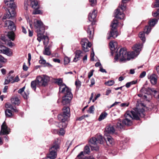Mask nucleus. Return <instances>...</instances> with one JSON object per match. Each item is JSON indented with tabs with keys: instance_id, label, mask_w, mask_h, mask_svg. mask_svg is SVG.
Segmentation results:
<instances>
[{
	"instance_id": "obj_52",
	"label": "nucleus",
	"mask_w": 159,
	"mask_h": 159,
	"mask_svg": "<svg viewBox=\"0 0 159 159\" xmlns=\"http://www.w3.org/2000/svg\"><path fill=\"white\" fill-rule=\"evenodd\" d=\"M146 72L145 71H143L139 75V77L141 78H143L146 75Z\"/></svg>"
},
{
	"instance_id": "obj_10",
	"label": "nucleus",
	"mask_w": 159,
	"mask_h": 159,
	"mask_svg": "<svg viewBox=\"0 0 159 159\" xmlns=\"http://www.w3.org/2000/svg\"><path fill=\"white\" fill-rule=\"evenodd\" d=\"M89 24L90 25H89L87 28V33L89 34L88 37L90 39H92L93 38V34L94 32V29L93 25L95 24L96 20H89Z\"/></svg>"
},
{
	"instance_id": "obj_20",
	"label": "nucleus",
	"mask_w": 159,
	"mask_h": 159,
	"mask_svg": "<svg viewBox=\"0 0 159 159\" xmlns=\"http://www.w3.org/2000/svg\"><path fill=\"white\" fill-rule=\"evenodd\" d=\"M59 115H61L63 117L66 118H68L70 116V110L69 107H65L63 108V113Z\"/></svg>"
},
{
	"instance_id": "obj_6",
	"label": "nucleus",
	"mask_w": 159,
	"mask_h": 159,
	"mask_svg": "<svg viewBox=\"0 0 159 159\" xmlns=\"http://www.w3.org/2000/svg\"><path fill=\"white\" fill-rule=\"evenodd\" d=\"M64 94L62 97V103L64 105L69 104L73 97L70 89L66 90L64 92H61Z\"/></svg>"
},
{
	"instance_id": "obj_35",
	"label": "nucleus",
	"mask_w": 159,
	"mask_h": 159,
	"mask_svg": "<svg viewBox=\"0 0 159 159\" xmlns=\"http://www.w3.org/2000/svg\"><path fill=\"white\" fill-rule=\"evenodd\" d=\"M97 138V144L98 143H99L100 144H103L105 140V139H103L102 137V136L101 135H99L97 136V137L96 138Z\"/></svg>"
},
{
	"instance_id": "obj_37",
	"label": "nucleus",
	"mask_w": 159,
	"mask_h": 159,
	"mask_svg": "<svg viewBox=\"0 0 159 159\" xmlns=\"http://www.w3.org/2000/svg\"><path fill=\"white\" fill-rule=\"evenodd\" d=\"M107 115V113L106 112L102 113L99 117L98 119V120L101 121L104 119Z\"/></svg>"
},
{
	"instance_id": "obj_34",
	"label": "nucleus",
	"mask_w": 159,
	"mask_h": 159,
	"mask_svg": "<svg viewBox=\"0 0 159 159\" xmlns=\"http://www.w3.org/2000/svg\"><path fill=\"white\" fill-rule=\"evenodd\" d=\"M11 101L13 104L17 106L19 105L20 102L19 99L17 97L11 98Z\"/></svg>"
},
{
	"instance_id": "obj_32",
	"label": "nucleus",
	"mask_w": 159,
	"mask_h": 159,
	"mask_svg": "<svg viewBox=\"0 0 159 159\" xmlns=\"http://www.w3.org/2000/svg\"><path fill=\"white\" fill-rule=\"evenodd\" d=\"M106 131L108 133H113L115 131L114 128L112 126H109L107 127L106 129Z\"/></svg>"
},
{
	"instance_id": "obj_12",
	"label": "nucleus",
	"mask_w": 159,
	"mask_h": 159,
	"mask_svg": "<svg viewBox=\"0 0 159 159\" xmlns=\"http://www.w3.org/2000/svg\"><path fill=\"white\" fill-rule=\"evenodd\" d=\"M81 44L83 48V50L85 52L89 51V48H90L91 44L89 42L86 38L82 39L81 42Z\"/></svg>"
},
{
	"instance_id": "obj_25",
	"label": "nucleus",
	"mask_w": 159,
	"mask_h": 159,
	"mask_svg": "<svg viewBox=\"0 0 159 159\" xmlns=\"http://www.w3.org/2000/svg\"><path fill=\"white\" fill-rule=\"evenodd\" d=\"M157 76L156 74H153L148 76V78L150 79V81L151 84H155L157 83Z\"/></svg>"
},
{
	"instance_id": "obj_63",
	"label": "nucleus",
	"mask_w": 159,
	"mask_h": 159,
	"mask_svg": "<svg viewBox=\"0 0 159 159\" xmlns=\"http://www.w3.org/2000/svg\"><path fill=\"white\" fill-rule=\"evenodd\" d=\"M11 81L9 80L7 78V79H6L5 80V81L4 83V84H8Z\"/></svg>"
},
{
	"instance_id": "obj_2",
	"label": "nucleus",
	"mask_w": 159,
	"mask_h": 159,
	"mask_svg": "<svg viewBox=\"0 0 159 159\" xmlns=\"http://www.w3.org/2000/svg\"><path fill=\"white\" fill-rule=\"evenodd\" d=\"M144 110L143 108L136 109L134 111H127L125 115V119L123 120L122 123L127 125H130L132 124L131 120H139V116L142 117H144Z\"/></svg>"
},
{
	"instance_id": "obj_36",
	"label": "nucleus",
	"mask_w": 159,
	"mask_h": 159,
	"mask_svg": "<svg viewBox=\"0 0 159 159\" xmlns=\"http://www.w3.org/2000/svg\"><path fill=\"white\" fill-rule=\"evenodd\" d=\"M38 85L36 80L32 81L31 83V87L35 91L36 89V86Z\"/></svg>"
},
{
	"instance_id": "obj_57",
	"label": "nucleus",
	"mask_w": 159,
	"mask_h": 159,
	"mask_svg": "<svg viewBox=\"0 0 159 159\" xmlns=\"http://www.w3.org/2000/svg\"><path fill=\"white\" fill-rule=\"evenodd\" d=\"M7 45L8 46L11 48L12 46L15 45V44L14 43L11 42V41H9L8 42Z\"/></svg>"
},
{
	"instance_id": "obj_24",
	"label": "nucleus",
	"mask_w": 159,
	"mask_h": 159,
	"mask_svg": "<svg viewBox=\"0 0 159 159\" xmlns=\"http://www.w3.org/2000/svg\"><path fill=\"white\" fill-rule=\"evenodd\" d=\"M124 14L123 13L120 12L119 9H117L116 10L115 14V17L116 18L121 20L124 19Z\"/></svg>"
},
{
	"instance_id": "obj_60",
	"label": "nucleus",
	"mask_w": 159,
	"mask_h": 159,
	"mask_svg": "<svg viewBox=\"0 0 159 159\" xmlns=\"http://www.w3.org/2000/svg\"><path fill=\"white\" fill-rule=\"evenodd\" d=\"M100 71L102 73H106L107 71L106 70L104 69H103L102 66H100Z\"/></svg>"
},
{
	"instance_id": "obj_59",
	"label": "nucleus",
	"mask_w": 159,
	"mask_h": 159,
	"mask_svg": "<svg viewBox=\"0 0 159 159\" xmlns=\"http://www.w3.org/2000/svg\"><path fill=\"white\" fill-rule=\"evenodd\" d=\"M23 69L25 71H27L28 69V67L25 65V63L23 66Z\"/></svg>"
},
{
	"instance_id": "obj_46",
	"label": "nucleus",
	"mask_w": 159,
	"mask_h": 159,
	"mask_svg": "<svg viewBox=\"0 0 159 159\" xmlns=\"http://www.w3.org/2000/svg\"><path fill=\"white\" fill-rule=\"evenodd\" d=\"M89 2L92 6H94L96 4V0H89Z\"/></svg>"
},
{
	"instance_id": "obj_42",
	"label": "nucleus",
	"mask_w": 159,
	"mask_h": 159,
	"mask_svg": "<svg viewBox=\"0 0 159 159\" xmlns=\"http://www.w3.org/2000/svg\"><path fill=\"white\" fill-rule=\"evenodd\" d=\"M40 60L39 61V62L40 64L44 65L46 63V60L43 59V57L40 56Z\"/></svg>"
},
{
	"instance_id": "obj_18",
	"label": "nucleus",
	"mask_w": 159,
	"mask_h": 159,
	"mask_svg": "<svg viewBox=\"0 0 159 159\" xmlns=\"http://www.w3.org/2000/svg\"><path fill=\"white\" fill-rule=\"evenodd\" d=\"M158 20H150L148 22L149 26H146L144 28V30L146 31V34H148L151 31V26H154L156 24Z\"/></svg>"
},
{
	"instance_id": "obj_58",
	"label": "nucleus",
	"mask_w": 159,
	"mask_h": 159,
	"mask_svg": "<svg viewBox=\"0 0 159 159\" xmlns=\"http://www.w3.org/2000/svg\"><path fill=\"white\" fill-rule=\"evenodd\" d=\"M101 95L100 93L98 94L95 97V98L93 99L92 102H94L95 100H96Z\"/></svg>"
},
{
	"instance_id": "obj_47",
	"label": "nucleus",
	"mask_w": 159,
	"mask_h": 159,
	"mask_svg": "<svg viewBox=\"0 0 159 159\" xmlns=\"http://www.w3.org/2000/svg\"><path fill=\"white\" fill-rule=\"evenodd\" d=\"M94 70H91L88 73V77L90 79L93 75V73Z\"/></svg>"
},
{
	"instance_id": "obj_23",
	"label": "nucleus",
	"mask_w": 159,
	"mask_h": 159,
	"mask_svg": "<svg viewBox=\"0 0 159 159\" xmlns=\"http://www.w3.org/2000/svg\"><path fill=\"white\" fill-rule=\"evenodd\" d=\"M108 133H105L104 134V137L105 140H106L107 144L109 145L112 144L114 142L113 139L111 136L109 135Z\"/></svg>"
},
{
	"instance_id": "obj_29",
	"label": "nucleus",
	"mask_w": 159,
	"mask_h": 159,
	"mask_svg": "<svg viewBox=\"0 0 159 159\" xmlns=\"http://www.w3.org/2000/svg\"><path fill=\"white\" fill-rule=\"evenodd\" d=\"M51 46L49 45L48 47L45 46L44 47V50L43 51V54L49 56L51 54V52L50 50V48Z\"/></svg>"
},
{
	"instance_id": "obj_48",
	"label": "nucleus",
	"mask_w": 159,
	"mask_h": 159,
	"mask_svg": "<svg viewBox=\"0 0 159 159\" xmlns=\"http://www.w3.org/2000/svg\"><path fill=\"white\" fill-rule=\"evenodd\" d=\"M28 0H25L24 2V8L26 10H27L28 9Z\"/></svg>"
},
{
	"instance_id": "obj_15",
	"label": "nucleus",
	"mask_w": 159,
	"mask_h": 159,
	"mask_svg": "<svg viewBox=\"0 0 159 159\" xmlns=\"http://www.w3.org/2000/svg\"><path fill=\"white\" fill-rule=\"evenodd\" d=\"M30 6L32 8L35 9L34 11L33 12V14H39L41 13V11L38 10L39 8V6L37 1H32Z\"/></svg>"
},
{
	"instance_id": "obj_55",
	"label": "nucleus",
	"mask_w": 159,
	"mask_h": 159,
	"mask_svg": "<svg viewBox=\"0 0 159 159\" xmlns=\"http://www.w3.org/2000/svg\"><path fill=\"white\" fill-rule=\"evenodd\" d=\"M19 80V79L18 76H16L15 79L14 78V80L12 82V83H14L15 82H17Z\"/></svg>"
},
{
	"instance_id": "obj_43",
	"label": "nucleus",
	"mask_w": 159,
	"mask_h": 159,
	"mask_svg": "<svg viewBox=\"0 0 159 159\" xmlns=\"http://www.w3.org/2000/svg\"><path fill=\"white\" fill-rule=\"evenodd\" d=\"M94 107L93 106H92L89 107L88 112V113H94Z\"/></svg>"
},
{
	"instance_id": "obj_38",
	"label": "nucleus",
	"mask_w": 159,
	"mask_h": 159,
	"mask_svg": "<svg viewBox=\"0 0 159 159\" xmlns=\"http://www.w3.org/2000/svg\"><path fill=\"white\" fill-rule=\"evenodd\" d=\"M152 16L154 17H156L157 19H153L151 20H157V19H158L159 17V9H158L157 11L153 12L152 13Z\"/></svg>"
},
{
	"instance_id": "obj_31",
	"label": "nucleus",
	"mask_w": 159,
	"mask_h": 159,
	"mask_svg": "<svg viewBox=\"0 0 159 159\" xmlns=\"http://www.w3.org/2000/svg\"><path fill=\"white\" fill-rule=\"evenodd\" d=\"M118 20H113L111 24V30H116V27L118 25Z\"/></svg>"
},
{
	"instance_id": "obj_16",
	"label": "nucleus",
	"mask_w": 159,
	"mask_h": 159,
	"mask_svg": "<svg viewBox=\"0 0 159 159\" xmlns=\"http://www.w3.org/2000/svg\"><path fill=\"white\" fill-rule=\"evenodd\" d=\"M0 53H2L8 56H11L12 55V52L11 51V49L3 45L0 46Z\"/></svg>"
},
{
	"instance_id": "obj_22",
	"label": "nucleus",
	"mask_w": 159,
	"mask_h": 159,
	"mask_svg": "<svg viewBox=\"0 0 159 159\" xmlns=\"http://www.w3.org/2000/svg\"><path fill=\"white\" fill-rule=\"evenodd\" d=\"M90 152V148L87 145L85 146L84 148V151L81 152L76 157H77L80 154L81 152H83L82 154L79 157H80V158H81V159H84L85 157L84 154H88Z\"/></svg>"
},
{
	"instance_id": "obj_11",
	"label": "nucleus",
	"mask_w": 159,
	"mask_h": 159,
	"mask_svg": "<svg viewBox=\"0 0 159 159\" xmlns=\"http://www.w3.org/2000/svg\"><path fill=\"white\" fill-rule=\"evenodd\" d=\"M81 44L83 48V50L85 52L89 51V48H90L91 44L89 42L86 38L82 39L81 42Z\"/></svg>"
},
{
	"instance_id": "obj_56",
	"label": "nucleus",
	"mask_w": 159,
	"mask_h": 159,
	"mask_svg": "<svg viewBox=\"0 0 159 159\" xmlns=\"http://www.w3.org/2000/svg\"><path fill=\"white\" fill-rule=\"evenodd\" d=\"M84 56L83 59V61L84 62L85 61H86L87 59V54H86L85 52H84Z\"/></svg>"
},
{
	"instance_id": "obj_51",
	"label": "nucleus",
	"mask_w": 159,
	"mask_h": 159,
	"mask_svg": "<svg viewBox=\"0 0 159 159\" xmlns=\"http://www.w3.org/2000/svg\"><path fill=\"white\" fill-rule=\"evenodd\" d=\"M155 2H154V7H159V0H155Z\"/></svg>"
},
{
	"instance_id": "obj_61",
	"label": "nucleus",
	"mask_w": 159,
	"mask_h": 159,
	"mask_svg": "<svg viewBox=\"0 0 159 159\" xmlns=\"http://www.w3.org/2000/svg\"><path fill=\"white\" fill-rule=\"evenodd\" d=\"M94 52H93V53H91L90 55L91 57V60L92 61H93L94 60Z\"/></svg>"
},
{
	"instance_id": "obj_64",
	"label": "nucleus",
	"mask_w": 159,
	"mask_h": 159,
	"mask_svg": "<svg viewBox=\"0 0 159 159\" xmlns=\"http://www.w3.org/2000/svg\"><path fill=\"white\" fill-rule=\"evenodd\" d=\"M8 89V86H5L3 89V93H6L7 92V90Z\"/></svg>"
},
{
	"instance_id": "obj_9",
	"label": "nucleus",
	"mask_w": 159,
	"mask_h": 159,
	"mask_svg": "<svg viewBox=\"0 0 159 159\" xmlns=\"http://www.w3.org/2000/svg\"><path fill=\"white\" fill-rule=\"evenodd\" d=\"M55 83L59 86V91L63 92L66 90L70 89L65 84L63 83L62 79L61 78L56 79L54 80Z\"/></svg>"
},
{
	"instance_id": "obj_3",
	"label": "nucleus",
	"mask_w": 159,
	"mask_h": 159,
	"mask_svg": "<svg viewBox=\"0 0 159 159\" xmlns=\"http://www.w3.org/2000/svg\"><path fill=\"white\" fill-rule=\"evenodd\" d=\"M14 0H4V2L5 5L11 9H12V10L11 14L9 11H8V13L5 14L3 17V19H14L16 15V12L14 11V9L16 7V6L14 2Z\"/></svg>"
},
{
	"instance_id": "obj_27",
	"label": "nucleus",
	"mask_w": 159,
	"mask_h": 159,
	"mask_svg": "<svg viewBox=\"0 0 159 159\" xmlns=\"http://www.w3.org/2000/svg\"><path fill=\"white\" fill-rule=\"evenodd\" d=\"M110 46L111 51H113L116 49H117V43L116 42L113 41H111L110 43Z\"/></svg>"
},
{
	"instance_id": "obj_5",
	"label": "nucleus",
	"mask_w": 159,
	"mask_h": 159,
	"mask_svg": "<svg viewBox=\"0 0 159 159\" xmlns=\"http://www.w3.org/2000/svg\"><path fill=\"white\" fill-rule=\"evenodd\" d=\"M59 148V143L58 140L55 141L52 147L49 149V153L46 157L51 159H55L57 157V152Z\"/></svg>"
},
{
	"instance_id": "obj_19",
	"label": "nucleus",
	"mask_w": 159,
	"mask_h": 159,
	"mask_svg": "<svg viewBox=\"0 0 159 159\" xmlns=\"http://www.w3.org/2000/svg\"><path fill=\"white\" fill-rule=\"evenodd\" d=\"M97 138L95 137H92L90 139L89 141V143L95 146H93L91 145L92 150H97L98 149V147L97 145Z\"/></svg>"
},
{
	"instance_id": "obj_62",
	"label": "nucleus",
	"mask_w": 159,
	"mask_h": 159,
	"mask_svg": "<svg viewBox=\"0 0 159 159\" xmlns=\"http://www.w3.org/2000/svg\"><path fill=\"white\" fill-rule=\"evenodd\" d=\"M80 82L79 81H77L75 82V85L77 86V87H79L80 85Z\"/></svg>"
},
{
	"instance_id": "obj_30",
	"label": "nucleus",
	"mask_w": 159,
	"mask_h": 159,
	"mask_svg": "<svg viewBox=\"0 0 159 159\" xmlns=\"http://www.w3.org/2000/svg\"><path fill=\"white\" fill-rule=\"evenodd\" d=\"M5 113L6 117L7 118H11L13 116L12 111L10 109H7L5 110Z\"/></svg>"
},
{
	"instance_id": "obj_50",
	"label": "nucleus",
	"mask_w": 159,
	"mask_h": 159,
	"mask_svg": "<svg viewBox=\"0 0 159 159\" xmlns=\"http://www.w3.org/2000/svg\"><path fill=\"white\" fill-rule=\"evenodd\" d=\"M0 61L5 63L7 61V59L4 58L2 56L0 55Z\"/></svg>"
},
{
	"instance_id": "obj_40",
	"label": "nucleus",
	"mask_w": 159,
	"mask_h": 159,
	"mask_svg": "<svg viewBox=\"0 0 159 159\" xmlns=\"http://www.w3.org/2000/svg\"><path fill=\"white\" fill-rule=\"evenodd\" d=\"M64 64L65 65H66L68 64L70 61V59L69 58L67 57H65L64 60Z\"/></svg>"
},
{
	"instance_id": "obj_26",
	"label": "nucleus",
	"mask_w": 159,
	"mask_h": 159,
	"mask_svg": "<svg viewBox=\"0 0 159 159\" xmlns=\"http://www.w3.org/2000/svg\"><path fill=\"white\" fill-rule=\"evenodd\" d=\"M118 35V34L116 30H111L109 33V36L107 37V39H109L111 37L113 38H116Z\"/></svg>"
},
{
	"instance_id": "obj_4",
	"label": "nucleus",
	"mask_w": 159,
	"mask_h": 159,
	"mask_svg": "<svg viewBox=\"0 0 159 159\" xmlns=\"http://www.w3.org/2000/svg\"><path fill=\"white\" fill-rule=\"evenodd\" d=\"M5 24L6 27H7L8 29L12 30V31L8 32L7 35V37L11 40L12 41H14L16 35L13 31L16 30L15 24L11 20H6Z\"/></svg>"
},
{
	"instance_id": "obj_44",
	"label": "nucleus",
	"mask_w": 159,
	"mask_h": 159,
	"mask_svg": "<svg viewBox=\"0 0 159 159\" xmlns=\"http://www.w3.org/2000/svg\"><path fill=\"white\" fill-rule=\"evenodd\" d=\"M13 106L10 103H6L5 104V107L7 108H10L11 109L13 108Z\"/></svg>"
},
{
	"instance_id": "obj_39",
	"label": "nucleus",
	"mask_w": 159,
	"mask_h": 159,
	"mask_svg": "<svg viewBox=\"0 0 159 159\" xmlns=\"http://www.w3.org/2000/svg\"><path fill=\"white\" fill-rule=\"evenodd\" d=\"M123 127V125L121 123V122L119 121L116 124V128L118 129H121Z\"/></svg>"
},
{
	"instance_id": "obj_33",
	"label": "nucleus",
	"mask_w": 159,
	"mask_h": 159,
	"mask_svg": "<svg viewBox=\"0 0 159 159\" xmlns=\"http://www.w3.org/2000/svg\"><path fill=\"white\" fill-rule=\"evenodd\" d=\"M145 33H146V31L144 30L143 32H140L139 34V37L141 39L143 43L146 40L145 35Z\"/></svg>"
},
{
	"instance_id": "obj_49",
	"label": "nucleus",
	"mask_w": 159,
	"mask_h": 159,
	"mask_svg": "<svg viewBox=\"0 0 159 159\" xmlns=\"http://www.w3.org/2000/svg\"><path fill=\"white\" fill-rule=\"evenodd\" d=\"M14 76L11 75H9L7 77V78L11 81V83H12V82H13L14 80Z\"/></svg>"
},
{
	"instance_id": "obj_53",
	"label": "nucleus",
	"mask_w": 159,
	"mask_h": 159,
	"mask_svg": "<svg viewBox=\"0 0 159 159\" xmlns=\"http://www.w3.org/2000/svg\"><path fill=\"white\" fill-rule=\"evenodd\" d=\"M91 84L90 85V87H92L95 83V80L94 79L92 78L90 80Z\"/></svg>"
},
{
	"instance_id": "obj_1",
	"label": "nucleus",
	"mask_w": 159,
	"mask_h": 159,
	"mask_svg": "<svg viewBox=\"0 0 159 159\" xmlns=\"http://www.w3.org/2000/svg\"><path fill=\"white\" fill-rule=\"evenodd\" d=\"M143 46L142 43L136 44L132 47L134 51L131 52H127L125 48H121L120 50L119 53H117L115 57L114 62H116L119 59L120 62H125L137 56L141 51Z\"/></svg>"
},
{
	"instance_id": "obj_17",
	"label": "nucleus",
	"mask_w": 159,
	"mask_h": 159,
	"mask_svg": "<svg viewBox=\"0 0 159 159\" xmlns=\"http://www.w3.org/2000/svg\"><path fill=\"white\" fill-rule=\"evenodd\" d=\"M10 132V129L8 128L5 122H4L1 126V130L0 131V135L9 134Z\"/></svg>"
},
{
	"instance_id": "obj_14",
	"label": "nucleus",
	"mask_w": 159,
	"mask_h": 159,
	"mask_svg": "<svg viewBox=\"0 0 159 159\" xmlns=\"http://www.w3.org/2000/svg\"><path fill=\"white\" fill-rule=\"evenodd\" d=\"M44 34V33H41V34L37 35V40L39 42H40L42 39H43V44L44 45L47 46L48 43L49 39L48 37Z\"/></svg>"
},
{
	"instance_id": "obj_41",
	"label": "nucleus",
	"mask_w": 159,
	"mask_h": 159,
	"mask_svg": "<svg viewBox=\"0 0 159 159\" xmlns=\"http://www.w3.org/2000/svg\"><path fill=\"white\" fill-rule=\"evenodd\" d=\"M115 83V82L113 80H110L105 83L106 85L111 86L112 85Z\"/></svg>"
},
{
	"instance_id": "obj_8",
	"label": "nucleus",
	"mask_w": 159,
	"mask_h": 159,
	"mask_svg": "<svg viewBox=\"0 0 159 159\" xmlns=\"http://www.w3.org/2000/svg\"><path fill=\"white\" fill-rule=\"evenodd\" d=\"M49 80V77L45 75H43L42 76H39L36 79L39 86H45L47 85L48 82Z\"/></svg>"
},
{
	"instance_id": "obj_54",
	"label": "nucleus",
	"mask_w": 159,
	"mask_h": 159,
	"mask_svg": "<svg viewBox=\"0 0 159 159\" xmlns=\"http://www.w3.org/2000/svg\"><path fill=\"white\" fill-rule=\"evenodd\" d=\"M25 89V87H24L22 88L19 89V90L18 91V93L21 94L23 93H24Z\"/></svg>"
},
{
	"instance_id": "obj_28",
	"label": "nucleus",
	"mask_w": 159,
	"mask_h": 159,
	"mask_svg": "<svg viewBox=\"0 0 159 159\" xmlns=\"http://www.w3.org/2000/svg\"><path fill=\"white\" fill-rule=\"evenodd\" d=\"M97 12L96 10H94L92 13H90L88 16L89 20H94L97 16Z\"/></svg>"
},
{
	"instance_id": "obj_45",
	"label": "nucleus",
	"mask_w": 159,
	"mask_h": 159,
	"mask_svg": "<svg viewBox=\"0 0 159 159\" xmlns=\"http://www.w3.org/2000/svg\"><path fill=\"white\" fill-rule=\"evenodd\" d=\"M65 131L64 128H61L59 132V134L60 135H63L65 134Z\"/></svg>"
},
{
	"instance_id": "obj_7",
	"label": "nucleus",
	"mask_w": 159,
	"mask_h": 159,
	"mask_svg": "<svg viewBox=\"0 0 159 159\" xmlns=\"http://www.w3.org/2000/svg\"><path fill=\"white\" fill-rule=\"evenodd\" d=\"M34 25L36 30L37 35L45 33V27L41 20H34Z\"/></svg>"
},
{
	"instance_id": "obj_21",
	"label": "nucleus",
	"mask_w": 159,
	"mask_h": 159,
	"mask_svg": "<svg viewBox=\"0 0 159 159\" xmlns=\"http://www.w3.org/2000/svg\"><path fill=\"white\" fill-rule=\"evenodd\" d=\"M84 52L80 50H77L75 52V57L74 58L73 61L74 62H77L80 58L84 55Z\"/></svg>"
},
{
	"instance_id": "obj_13",
	"label": "nucleus",
	"mask_w": 159,
	"mask_h": 159,
	"mask_svg": "<svg viewBox=\"0 0 159 159\" xmlns=\"http://www.w3.org/2000/svg\"><path fill=\"white\" fill-rule=\"evenodd\" d=\"M63 117L61 115H58L57 116L58 120L61 121L59 123V127H61L62 128H65L67 125L68 118L66 119L65 118Z\"/></svg>"
}]
</instances>
